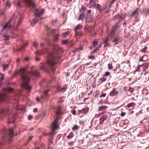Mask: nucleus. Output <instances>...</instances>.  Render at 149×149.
<instances>
[{"instance_id":"1","label":"nucleus","mask_w":149,"mask_h":149,"mask_svg":"<svg viewBox=\"0 0 149 149\" xmlns=\"http://www.w3.org/2000/svg\"><path fill=\"white\" fill-rule=\"evenodd\" d=\"M18 74L21 77V86L29 90L31 88L29 85L30 80V77H38L40 73L37 70H33L32 69L27 71L26 68H22L15 72L11 76V77H14Z\"/></svg>"},{"instance_id":"2","label":"nucleus","mask_w":149,"mask_h":149,"mask_svg":"<svg viewBox=\"0 0 149 149\" xmlns=\"http://www.w3.org/2000/svg\"><path fill=\"white\" fill-rule=\"evenodd\" d=\"M48 55L47 63L51 66L53 67L58 63L60 58L58 56H56L55 53H49Z\"/></svg>"},{"instance_id":"3","label":"nucleus","mask_w":149,"mask_h":149,"mask_svg":"<svg viewBox=\"0 0 149 149\" xmlns=\"http://www.w3.org/2000/svg\"><path fill=\"white\" fill-rule=\"evenodd\" d=\"M144 13V10L143 8H137L132 13L131 16L136 19L139 18V15Z\"/></svg>"},{"instance_id":"4","label":"nucleus","mask_w":149,"mask_h":149,"mask_svg":"<svg viewBox=\"0 0 149 149\" xmlns=\"http://www.w3.org/2000/svg\"><path fill=\"white\" fill-rule=\"evenodd\" d=\"M58 119L55 120L51 125V132L53 133L52 136H54L56 134V133H55V132L56 131L58 130V126L57 125L58 122Z\"/></svg>"},{"instance_id":"5","label":"nucleus","mask_w":149,"mask_h":149,"mask_svg":"<svg viewBox=\"0 0 149 149\" xmlns=\"http://www.w3.org/2000/svg\"><path fill=\"white\" fill-rule=\"evenodd\" d=\"M125 17V15L123 14H118L114 17L113 20L116 23V24H118L120 22L123 20Z\"/></svg>"},{"instance_id":"6","label":"nucleus","mask_w":149,"mask_h":149,"mask_svg":"<svg viewBox=\"0 0 149 149\" xmlns=\"http://www.w3.org/2000/svg\"><path fill=\"white\" fill-rule=\"evenodd\" d=\"M12 109L8 108L7 109H1L0 110V118H2L8 116L9 114L11 113Z\"/></svg>"},{"instance_id":"7","label":"nucleus","mask_w":149,"mask_h":149,"mask_svg":"<svg viewBox=\"0 0 149 149\" xmlns=\"http://www.w3.org/2000/svg\"><path fill=\"white\" fill-rule=\"evenodd\" d=\"M23 3L29 7H32L33 8H35V4L31 0H22Z\"/></svg>"},{"instance_id":"8","label":"nucleus","mask_w":149,"mask_h":149,"mask_svg":"<svg viewBox=\"0 0 149 149\" xmlns=\"http://www.w3.org/2000/svg\"><path fill=\"white\" fill-rule=\"evenodd\" d=\"M13 130V128L12 129L10 128L9 129V134L6 138V139L9 142H10L12 140L13 137L14 135Z\"/></svg>"},{"instance_id":"9","label":"nucleus","mask_w":149,"mask_h":149,"mask_svg":"<svg viewBox=\"0 0 149 149\" xmlns=\"http://www.w3.org/2000/svg\"><path fill=\"white\" fill-rule=\"evenodd\" d=\"M45 12V10L44 9H41L37 10L35 12V17H38L43 15Z\"/></svg>"},{"instance_id":"10","label":"nucleus","mask_w":149,"mask_h":149,"mask_svg":"<svg viewBox=\"0 0 149 149\" xmlns=\"http://www.w3.org/2000/svg\"><path fill=\"white\" fill-rule=\"evenodd\" d=\"M11 20H9L4 26H3L2 30L7 31L11 27V25L10 24Z\"/></svg>"},{"instance_id":"11","label":"nucleus","mask_w":149,"mask_h":149,"mask_svg":"<svg viewBox=\"0 0 149 149\" xmlns=\"http://www.w3.org/2000/svg\"><path fill=\"white\" fill-rule=\"evenodd\" d=\"M39 68L40 70H42L47 73L49 72V70L48 68L44 65H41L39 66Z\"/></svg>"},{"instance_id":"12","label":"nucleus","mask_w":149,"mask_h":149,"mask_svg":"<svg viewBox=\"0 0 149 149\" xmlns=\"http://www.w3.org/2000/svg\"><path fill=\"white\" fill-rule=\"evenodd\" d=\"M15 119L16 118L14 116L12 115H10L8 117V123H13Z\"/></svg>"},{"instance_id":"13","label":"nucleus","mask_w":149,"mask_h":149,"mask_svg":"<svg viewBox=\"0 0 149 149\" xmlns=\"http://www.w3.org/2000/svg\"><path fill=\"white\" fill-rule=\"evenodd\" d=\"M49 90H45L44 92V95L43 96H42L41 97L42 98L44 99L45 98H48L50 95V94H49Z\"/></svg>"},{"instance_id":"14","label":"nucleus","mask_w":149,"mask_h":149,"mask_svg":"<svg viewBox=\"0 0 149 149\" xmlns=\"http://www.w3.org/2000/svg\"><path fill=\"white\" fill-rule=\"evenodd\" d=\"M107 116L106 115H103L100 118V124H101L104 121L107 119Z\"/></svg>"},{"instance_id":"15","label":"nucleus","mask_w":149,"mask_h":149,"mask_svg":"<svg viewBox=\"0 0 149 149\" xmlns=\"http://www.w3.org/2000/svg\"><path fill=\"white\" fill-rule=\"evenodd\" d=\"M38 21V18L37 17H35L33 19L32 22H30V23L31 25L36 24L37 23Z\"/></svg>"},{"instance_id":"16","label":"nucleus","mask_w":149,"mask_h":149,"mask_svg":"<svg viewBox=\"0 0 149 149\" xmlns=\"http://www.w3.org/2000/svg\"><path fill=\"white\" fill-rule=\"evenodd\" d=\"M53 49L54 51L58 52L61 50V48L58 45H54L53 46Z\"/></svg>"},{"instance_id":"17","label":"nucleus","mask_w":149,"mask_h":149,"mask_svg":"<svg viewBox=\"0 0 149 149\" xmlns=\"http://www.w3.org/2000/svg\"><path fill=\"white\" fill-rule=\"evenodd\" d=\"M61 107H58L57 111H56V115L58 117L60 115L61 113Z\"/></svg>"},{"instance_id":"18","label":"nucleus","mask_w":149,"mask_h":149,"mask_svg":"<svg viewBox=\"0 0 149 149\" xmlns=\"http://www.w3.org/2000/svg\"><path fill=\"white\" fill-rule=\"evenodd\" d=\"M109 40V38L107 37L105 38L103 40V43L105 44V47L109 45V44L107 43V42Z\"/></svg>"},{"instance_id":"19","label":"nucleus","mask_w":149,"mask_h":149,"mask_svg":"<svg viewBox=\"0 0 149 149\" xmlns=\"http://www.w3.org/2000/svg\"><path fill=\"white\" fill-rule=\"evenodd\" d=\"M118 94V91L115 90H113L111 91L110 93V95L111 96H113Z\"/></svg>"},{"instance_id":"20","label":"nucleus","mask_w":149,"mask_h":149,"mask_svg":"<svg viewBox=\"0 0 149 149\" xmlns=\"http://www.w3.org/2000/svg\"><path fill=\"white\" fill-rule=\"evenodd\" d=\"M84 13H82L78 16L77 19L78 20H81L84 18Z\"/></svg>"},{"instance_id":"21","label":"nucleus","mask_w":149,"mask_h":149,"mask_svg":"<svg viewBox=\"0 0 149 149\" xmlns=\"http://www.w3.org/2000/svg\"><path fill=\"white\" fill-rule=\"evenodd\" d=\"M59 35L58 34H56L54 36V41H57L58 40Z\"/></svg>"},{"instance_id":"22","label":"nucleus","mask_w":149,"mask_h":149,"mask_svg":"<svg viewBox=\"0 0 149 149\" xmlns=\"http://www.w3.org/2000/svg\"><path fill=\"white\" fill-rule=\"evenodd\" d=\"M135 104L134 102L129 103L127 104V107L129 108L131 107H132L133 108Z\"/></svg>"},{"instance_id":"23","label":"nucleus","mask_w":149,"mask_h":149,"mask_svg":"<svg viewBox=\"0 0 149 149\" xmlns=\"http://www.w3.org/2000/svg\"><path fill=\"white\" fill-rule=\"evenodd\" d=\"M75 34L76 36L80 37L82 35V33L81 31H78V30H75Z\"/></svg>"},{"instance_id":"24","label":"nucleus","mask_w":149,"mask_h":149,"mask_svg":"<svg viewBox=\"0 0 149 149\" xmlns=\"http://www.w3.org/2000/svg\"><path fill=\"white\" fill-rule=\"evenodd\" d=\"M5 95L0 92V101H2L4 99Z\"/></svg>"},{"instance_id":"25","label":"nucleus","mask_w":149,"mask_h":149,"mask_svg":"<svg viewBox=\"0 0 149 149\" xmlns=\"http://www.w3.org/2000/svg\"><path fill=\"white\" fill-rule=\"evenodd\" d=\"M141 67L143 66L144 70H146L147 69L148 66V63H145L141 65H139Z\"/></svg>"},{"instance_id":"26","label":"nucleus","mask_w":149,"mask_h":149,"mask_svg":"<svg viewBox=\"0 0 149 149\" xmlns=\"http://www.w3.org/2000/svg\"><path fill=\"white\" fill-rule=\"evenodd\" d=\"M23 18V17H22L20 18V19L19 20L18 22L17 23V24L16 26V28H17L18 27L19 25L21 23Z\"/></svg>"},{"instance_id":"27","label":"nucleus","mask_w":149,"mask_h":149,"mask_svg":"<svg viewBox=\"0 0 149 149\" xmlns=\"http://www.w3.org/2000/svg\"><path fill=\"white\" fill-rule=\"evenodd\" d=\"M107 107L106 106H102L99 107L98 110V111H102L103 110L107 109Z\"/></svg>"},{"instance_id":"28","label":"nucleus","mask_w":149,"mask_h":149,"mask_svg":"<svg viewBox=\"0 0 149 149\" xmlns=\"http://www.w3.org/2000/svg\"><path fill=\"white\" fill-rule=\"evenodd\" d=\"M89 108L87 107L82 109V112L84 113H86L89 110Z\"/></svg>"},{"instance_id":"29","label":"nucleus","mask_w":149,"mask_h":149,"mask_svg":"<svg viewBox=\"0 0 149 149\" xmlns=\"http://www.w3.org/2000/svg\"><path fill=\"white\" fill-rule=\"evenodd\" d=\"M70 34V32L67 31L65 33H63L62 34V36L63 38H65L67 36Z\"/></svg>"},{"instance_id":"30","label":"nucleus","mask_w":149,"mask_h":149,"mask_svg":"<svg viewBox=\"0 0 149 149\" xmlns=\"http://www.w3.org/2000/svg\"><path fill=\"white\" fill-rule=\"evenodd\" d=\"M85 19H86V22H88V23H90L91 22L92 20L91 19H90V17H89V16L87 15V16L85 17Z\"/></svg>"},{"instance_id":"31","label":"nucleus","mask_w":149,"mask_h":149,"mask_svg":"<svg viewBox=\"0 0 149 149\" xmlns=\"http://www.w3.org/2000/svg\"><path fill=\"white\" fill-rule=\"evenodd\" d=\"M94 8L97 9L99 10L100 9V5L98 4H95L94 6Z\"/></svg>"},{"instance_id":"32","label":"nucleus","mask_w":149,"mask_h":149,"mask_svg":"<svg viewBox=\"0 0 149 149\" xmlns=\"http://www.w3.org/2000/svg\"><path fill=\"white\" fill-rule=\"evenodd\" d=\"M73 134L72 132H71L69 134V135L67 136V137L68 139H70V138H72L73 137Z\"/></svg>"},{"instance_id":"33","label":"nucleus","mask_w":149,"mask_h":149,"mask_svg":"<svg viewBox=\"0 0 149 149\" xmlns=\"http://www.w3.org/2000/svg\"><path fill=\"white\" fill-rule=\"evenodd\" d=\"M26 46V44H24L23 45H22L21 46V47L19 48V50H23L25 47Z\"/></svg>"},{"instance_id":"34","label":"nucleus","mask_w":149,"mask_h":149,"mask_svg":"<svg viewBox=\"0 0 149 149\" xmlns=\"http://www.w3.org/2000/svg\"><path fill=\"white\" fill-rule=\"evenodd\" d=\"M3 67V69L4 71L6 70H7V68L8 67V64L3 65H2Z\"/></svg>"},{"instance_id":"35","label":"nucleus","mask_w":149,"mask_h":149,"mask_svg":"<svg viewBox=\"0 0 149 149\" xmlns=\"http://www.w3.org/2000/svg\"><path fill=\"white\" fill-rule=\"evenodd\" d=\"M82 26H81L80 24H79L75 28V30H78L80 29L82 27Z\"/></svg>"},{"instance_id":"36","label":"nucleus","mask_w":149,"mask_h":149,"mask_svg":"<svg viewBox=\"0 0 149 149\" xmlns=\"http://www.w3.org/2000/svg\"><path fill=\"white\" fill-rule=\"evenodd\" d=\"M108 65V69H109L111 70L113 68V67L111 63H109Z\"/></svg>"},{"instance_id":"37","label":"nucleus","mask_w":149,"mask_h":149,"mask_svg":"<svg viewBox=\"0 0 149 149\" xmlns=\"http://www.w3.org/2000/svg\"><path fill=\"white\" fill-rule=\"evenodd\" d=\"M107 79L105 78L102 77V78H100V80L101 81V83H102L103 82L105 81Z\"/></svg>"},{"instance_id":"38","label":"nucleus","mask_w":149,"mask_h":149,"mask_svg":"<svg viewBox=\"0 0 149 149\" xmlns=\"http://www.w3.org/2000/svg\"><path fill=\"white\" fill-rule=\"evenodd\" d=\"M110 73L109 72H105L103 75L104 77L107 76L109 75Z\"/></svg>"},{"instance_id":"39","label":"nucleus","mask_w":149,"mask_h":149,"mask_svg":"<svg viewBox=\"0 0 149 149\" xmlns=\"http://www.w3.org/2000/svg\"><path fill=\"white\" fill-rule=\"evenodd\" d=\"M66 89V87L64 86L62 88L60 89V91H62V92H64L65 91Z\"/></svg>"},{"instance_id":"40","label":"nucleus","mask_w":149,"mask_h":149,"mask_svg":"<svg viewBox=\"0 0 149 149\" xmlns=\"http://www.w3.org/2000/svg\"><path fill=\"white\" fill-rule=\"evenodd\" d=\"M68 41V40H63L62 41V43L63 45H65L66 44Z\"/></svg>"},{"instance_id":"41","label":"nucleus","mask_w":149,"mask_h":149,"mask_svg":"<svg viewBox=\"0 0 149 149\" xmlns=\"http://www.w3.org/2000/svg\"><path fill=\"white\" fill-rule=\"evenodd\" d=\"M119 40V39L118 37H116L113 40V42H117Z\"/></svg>"},{"instance_id":"42","label":"nucleus","mask_w":149,"mask_h":149,"mask_svg":"<svg viewBox=\"0 0 149 149\" xmlns=\"http://www.w3.org/2000/svg\"><path fill=\"white\" fill-rule=\"evenodd\" d=\"M4 40L5 41H7L8 40V36H5L4 37Z\"/></svg>"},{"instance_id":"43","label":"nucleus","mask_w":149,"mask_h":149,"mask_svg":"<svg viewBox=\"0 0 149 149\" xmlns=\"http://www.w3.org/2000/svg\"><path fill=\"white\" fill-rule=\"evenodd\" d=\"M77 126L76 125H75L72 128V129L73 130H75L76 129H77Z\"/></svg>"},{"instance_id":"44","label":"nucleus","mask_w":149,"mask_h":149,"mask_svg":"<svg viewBox=\"0 0 149 149\" xmlns=\"http://www.w3.org/2000/svg\"><path fill=\"white\" fill-rule=\"evenodd\" d=\"M147 49V47H145L142 49L141 50V51L142 52H145L146 50Z\"/></svg>"},{"instance_id":"45","label":"nucleus","mask_w":149,"mask_h":149,"mask_svg":"<svg viewBox=\"0 0 149 149\" xmlns=\"http://www.w3.org/2000/svg\"><path fill=\"white\" fill-rule=\"evenodd\" d=\"M106 93H102L100 96V97H104L106 96Z\"/></svg>"},{"instance_id":"46","label":"nucleus","mask_w":149,"mask_h":149,"mask_svg":"<svg viewBox=\"0 0 149 149\" xmlns=\"http://www.w3.org/2000/svg\"><path fill=\"white\" fill-rule=\"evenodd\" d=\"M38 45V44L36 42H34L33 44V46L35 47L36 48Z\"/></svg>"},{"instance_id":"47","label":"nucleus","mask_w":149,"mask_h":149,"mask_svg":"<svg viewBox=\"0 0 149 149\" xmlns=\"http://www.w3.org/2000/svg\"><path fill=\"white\" fill-rule=\"evenodd\" d=\"M74 144V142L73 141H71L70 142L68 143V144L70 146L73 145Z\"/></svg>"},{"instance_id":"48","label":"nucleus","mask_w":149,"mask_h":149,"mask_svg":"<svg viewBox=\"0 0 149 149\" xmlns=\"http://www.w3.org/2000/svg\"><path fill=\"white\" fill-rule=\"evenodd\" d=\"M93 44L94 45H96L97 44V41H94L93 42Z\"/></svg>"},{"instance_id":"49","label":"nucleus","mask_w":149,"mask_h":149,"mask_svg":"<svg viewBox=\"0 0 149 149\" xmlns=\"http://www.w3.org/2000/svg\"><path fill=\"white\" fill-rule=\"evenodd\" d=\"M72 113L74 115H76V111L74 109L72 111Z\"/></svg>"},{"instance_id":"50","label":"nucleus","mask_w":149,"mask_h":149,"mask_svg":"<svg viewBox=\"0 0 149 149\" xmlns=\"http://www.w3.org/2000/svg\"><path fill=\"white\" fill-rule=\"evenodd\" d=\"M144 56H142V58H141V59H139V61H141H141H144V62H145V61H144L143 60V57H144Z\"/></svg>"},{"instance_id":"51","label":"nucleus","mask_w":149,"mask_h":149,"mask_svg":"<svg viewBox=\"0 0 149 149\" xmlns=\"http://www.w3.org/2000/svg\"><path fill=\"white\" fill-rule=\"evenodd\" d=\"M91 11L90 10H88V12L87 13V15L89 16V15L90 14H91Z\"/></svg>"},{"instance_id":"52","label":"nucleus","mask_w":149,"mask_h":149,"mask_svg":"<svg viewBox=\"0 0 149 149\" xmlns=\"http://www.w3.org/2000/svg\"><path fill=\"white\" fill-rule=\"evenodd\" d=\"M33 118L32 116H31V115H29L28 116V119L29 120H31Z\"/></svg>"},{"instance_id":"53","label":"nucleus","mask_w":149,"mask_h":149,"mask_svg":"<svg viewBox=\"0 0 149 149\" xmlns=\"http://www.w3.org/2000/svg\"><path fill=\"white\" fill-rule=\"evenodd\" d=\"M56 30L55 29H53L51 30V32L52 34L56 32Z\"/></svg>"},{"instance_id":"54","label":"nucleus","mask_w":149,"mask_h":149,"mask_svg":"<svg viewBox=\"0 0 149 149\" xmlns=\"http://www.w3.org/2000/svg\"><path fill=\"white\" fill-rule=\"evenodd\" d=\"M40 46L42 48H43L44 47V43H41L40 44Z\"/></svg>"},{"instance_id":"55","label":"nucleus","mask_w":149,"mask_h":149,"mask_svg":"<svg viewBox=\"0 0 149 149\" xmlns=\"http://www.w3.org/2000/svg\"><path fill=\"white\" fill-rule=\"evenodd\" d=\"M129 91L131 92L132 93L134 91V89L131 88H130V89Z\"/></svg>"},{"instance_id":"56","label":"nucleus","mask_w":149,"mask_h":149,"mask_svg":"<svg viewBox=\"0 0 149 149\" xmlns=\"http://www.w3.org/2000/svg\"><path fill=\"white\" fill-rule=\"evenodd\" d=\"M126 114V113L125 112H122L121 113V116H124Z\"/></svg>"},{"instance_id":"57","label":"nucleus","mask_w":149,"mask_h":149,"mask_svg":"<svg viewBox=\"0 0 149 149\" xmlns=\"http://www.w3.org/2000/svg\"><path fill=\"white\" fill-rule=\"evenodd\" d=\"M16 6L17 7L20 6V3L19 2V1L17 2Z\"/></svg>"},{"instance_id":"58","label":"nucleus","mask_w":149,"mask_h":149,"mask_svg":"<svg viewBox=\"0 0 149 149\" xmlns=\"http://www.w3.org/2000/svg\"><path fill=\"white\" fill-rule=\"evenodd\" d=\"M61 137V134H59L58 135L57 139H58V140H59L60 139Z\"/></svg>"},{"instance_id":"59","label":"nucleus","mask_w":149,"mask_h":149,"mask_svg":"<svg viewBox=\"0 0 149 149\" xmlns=\"http://www.w3.org/2000/svg\"><path fill=\"white\" fill-rule=\"evenodd\" d=\"M89 17H90V19H91V20H93L94 19V17L92 15H89Z\"/></svg>"},{"instance_id":"60","label":"nucleus","mask_w":149,"mask_h":149,"mask_svg":"<svg viewBox=\"0 0 149 149\" xmlns=\"http://www.w3.org/2000/svg\"><path fill=\"white\" fill-rule=\"evenodd\" d=\"M3 78H4V75H2L0 77V80L2 81L3 80Z\"/></svg>"},{"instance_id":"61","label":"nucleus","mask_w":149,"mask_h":149,"mask_svg":"<svg viewBox=\"0 0 149 149\" xmlns=\"http://www.w3.org/2000/svg\"><path fill=\"white\" fill-rule=\"evenodd\" d=\"M37 111H38V109L37 108H35L33 111V112H37Z\"/></svg>"},{"instance_id":"62","label":"nucleus","mask_w":149,"mask_h":149,"mask_svg":"<svg viewBox=\"0 0 149 149\" xmlns=\"http://www.w3.org/2000/svg\"><path fill=\"white\" fill-rule=\"evenodd\" d=\"M29 58L28 57H27L25 58L24 60H25V61H29Z\"/></svg>"},{"instance_id":"63","label":"nucleus","mask_w":149,"mask_h":149,"mask_svg":"<svg viewBox=\"0 0 149 149\" xmlns=\"http://www.w3.org/2000/svg\"><path fill=\"white\" fill-rule=\"evenodd\" d=\"M36 60L37 61H38L40 60V58L36 56Z\"/></svg>"},{"instance_id":"64","label":"nucleus","mask_w":149,"mask_h":149,"mask_svg":"<svg viewBox=\"0 0 149 149\" xmlns=\"http://www.w3.org/2000/svg\"><path fill=\"white\" fill-rule=\"evenodd\" d=\"M89 59H94L95 58V57L92 56H90L89 57Z\"/></svg>"}]
</instances>
